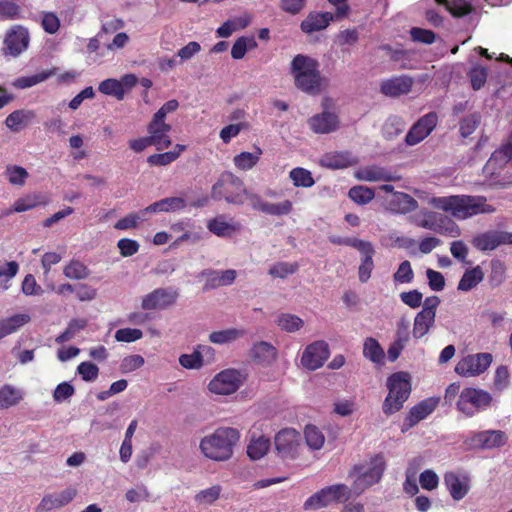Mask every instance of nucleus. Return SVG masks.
I'll use <instances>...</instances> for the list:
<instances>
[{
	"label": "nucleus",
	"instance_id": "1",
	"mask_svg": "<svg viewBox=\"0 0 512 512\" xmlns=\"http://www.w3.org/2000/svg\"><path fill=\"white\" fill-rule=\"evenodd\" d=\"M429 204L436 209L450 213L459 220L495 211L494 207L486 203V198L483 196L451 195L432 197Z\"/></svg>",
	"mask_w": 512,
	"mask_h": 512
},
{
	"label": "nucleus",
	"instance_id": "2",
	"mask_svg": "<svg viewBox=\"0 0 512 512\" xmlns=\"http://www.w3.org/2000/svg\"><path fill=\"white\" fill-rule=\"evenodd\" d=\"M239 439L240 433L237 429L220 427L201 439L200 450L205 457L211 460L226 461L232 457L234 447Z\"/></svg>",
	"mask_w": 512,
	"mask_h": 512
},
{
	"label": "nucleus",
	"instance_id": "3",
	"mask_svg": "<svg viewBox=\"0 0 512 512\" xmlns=\"http://www.w3.org/2000/svg\"><path fill=\"white\" fill-rule=\"evenodd\" d=\"M290 71L297 89L309 95H318L321 92L324 79L316 59L297 54L291 61Z\"/></svg>",
	"mask_w": 512,
	"mask_h": 512
},
{
	"label": "nucleus",
	"instance_id": "4",
	"mask_svg": "<svg viewBox=\"0 0 512 512\" xmlns=\"http://www.w3.org/2000/svg\"><path fill=\"white\" fill-rule=\"evenodd\" d=\"M247 189L242 179L232 172H223L211 187V198L232 205H242L246 201Z\"/></svg>",
	"mask_w": 512,
	"mask_h": 512
},
{
	"label": "nucleus",
	"instance_id": "5",
	"mask_svg": "<svg viewBox=\"0 0 512 512\" xmlns=\"http://www.w3.org/2000/svg\"><path fill=\"white\" fill-rule=\"evenodd\" d=\"M388 395L382 409L384 414L392 415L403 408L411 393V378L407 372L393 373L387 379Z\"/></svg>",
	"mask_w": 512,
	"mask_h": 512
},
{
	"label": "nucleus",
	"instance_id": "6",
	"mask_svg": "<svg viewBox=\"0 0 512 512\" xmlns=\"http://www.w3.org/2000/svg\"><path fill=\"white\" fill-rule=\"evenodd\" d=\"M351 495L346 484H334L317 491L304 502V509L318 510L332 504L346 502Z\"/></svg>",
	"mask_w": 512,
	"mask_h": 512
},
{
	"label": "nucleus",
	"instance_id": "7",
	"mask_svg": "<svg viewBox=\"0 0 512 512\" xmlns=\"http://www.w3.org/2000/svg\"><path fill=\"white\" fill-rule=\"evenodd\" d=\"M386 470V461L383 454H376L370 459L369 467L363 471V466L356 465L353 468V473L357 474L354 481V489L363 492L367 488L377 484L383 477Z\"/></svg>",
	"mask_w": 512,
	"mask_h": 512
},
{
	"label": "nucleus",
	"instance_id": "8",
	"mask_svg": "<svg viewBox=\"0 0 512 512\" xmlns=\"http://www.w3.org/2000/svg\"><path fill=\"white\" fill-rule=\"evenodd\" d=\"M491 402L492 396L489 392L483 389L466 387L460 392L456 406L463 414L472 417L476 412L488 408Z\"/></svg>",
	"mask_w": 512,
	"mask_h": 512
},
{
	"label": "nucleus",
	"instance_id": "9",
	"mask_svg": "<svg viewBox=\"0 0 512 512\" xmlns=\"http://www.w3.org/2000/svg\"><path fill=\"white\" fill-rule=\"evenodd\" d=\"M357 249L361 253V263L358 267V277L361 283H366L374 269L373 256L375 249L371 242L359 238H346L337 242Z\"/></svg>",
	"mask_w": 512,
	"mask_h": 512
},
{
	"label": "nucleus",
	"instance_id": "10",
	"mask_svg": "<svg viewBox=\"0 0 512 512\" xmlns=\"http://www.w3.org/2000/svg\"><path fill=\"white\" fill-rule=\"evenodd\" d=\"M508 442V436L501 430H485L472 432L464 440L469 449L488 450L503 447Z\"/></svg>",
	"mask_w": 512,
	"mask_h": 512
},
{
	"label": "nucleus",
	"instance_id": "11",
	"mask_svg": "<svg viewBox=\"0 0 512 512\" xmlns=\"http://www.w3.org/2000/svg\"><path fill=\"white\" fill-rule=\"evenodd\" d=\"M493 361L491 353L482 352L463 357L455 366V372L462 377H474L484 373Z\"/></svg>",
	"mask_w": 512,
	"mask_h": 512
},
{
	"label": "nucleus",
	"instance_id": "12",
	"mask_svg": "<svg viewBox=\"0 0 512 512\" xmlns=\"http://www.w3.org/2000/svg\"><path fill=\"white\" fill-rule=\"evenodd\" d=\"M416 225L442 235H450L452 237L460 235V228L456 223L446 216L432 211L424 212L423 218L418 220Z\"/></svg>",
	"mask_w": 512,
	"mask_h": 512
},
{
	"label": "nucleus",
	"instance_id": "13",
	"mask_svg": "<svg viewBox=\"0 0 512 512\" xmlns=\"http://www.w3.org/2000/svg\"><path fill=\"white\" fill-rule=\"evenodd\" d=\"M243 383L242 375L235 369H226L218 373L209 383V390L218 395H230Z\"/></svg>",
	"mask_w": 512,
	"mask_h": 512
},
{
	"label": "nucleus",
	"instance_id": "14",
	"mask_svg": "<svg viewBox=\"0 0 512 512\" xmlns=\"http://www.w3.org/2000/svg\"><path fill=\"white\" fill-rule=\"evenodd\" d=\"M179 293L173 288H157L142 298L141 307L144 310H165L173 306Z\"/></svg>",
	"mask_w": 512,
	"mask_h": 512
},
{
	"label": "nucleus",
	"instance_id": "15",
	"mask_svg": "<svg viewBox=\"0 0 512 512\" xmlns=\"http://www.w3.org/2000/svg\"><path fill=\"white\" fill-rule=\"evenodd\" d=\"M472 246L482 252L492 251L501 245L512 244V233L500 230H489L475 235Z\"/></svg>",
	"mask_w": 512,
	"mask_h": 512
},
{
	"label": "nucleus",
	"instance_id": "16",
	"mask_svg": "<svg viewBox=\"0 0 512 512\" xmlns=\"http://www.w3.org/2000/svg\"><path fill=\"white\" fill-rule=\"evenodd\" d=\"M137 77L134 74H125L119 80L108 78L100 82L98 90L107 96H113L118 101L124 99L125 94L129 92L136 84Z\"/></svg>",
	"mask_w": 512,
	"mask_h": 512
},
{
	"label": "nucleus",
	"instance_id": "17",
	"mask_svg": "<svg viewBox=\"0 0 512 512\" xmlns=\"http://www.w3.org/2000/svg\"><path fill=\"white\" fill-rule=\"evenodd\" d=\"M301 442V434L293 428L280 430L274 439L275 448L282 458L294 459Z\"/></svg>",
	"mask_w": 512,
	"mask_h": 512
},
{
	"label": "nucleus",
	"instance_id": "18",
	"mask_svg": "<svg viewBox=\"0 0 512 512\" xmlns=\"http://www.w3.org/2000/svg\"><path fill=\"white\" fill-rule=\"evenodd\" d=\"M437 122L438 116L436 112H429L420 117L406 134V144L409 146H414L423 141L435 129Z\"/></svg>",
	"mask_w": 512,
	"mask_h": 512
},
{
	"label": "nucleus",
	"instance_id": "19",
	"mask_svg": "<svg viewBox=\"0 0 512 512\" xmlns=\"http://www.w3.org/2000/svg\"><path fill=\"white\" fill-rule=\"evenodd\" d=\"M28 45V30L23 26L16 25L6 33L3 52L5 55L17 57L28 48Z\"/></svg>",
	"mask_w": 512,
	"mask_h": 512
},
{
	"label": "nucleus",
	"instance_id": "20",
	"mask_svg": "<svg viewBox=\"0 0 512 512\" xmlns=\"http://www.w3.org/2000/svg\"><path fill=\"white\" fill-rule=\"evenodd\" d=\"M329 355L328 344L325 341H316L305 348L301 357V363L309 370H316L323 366Z\"/></svg>",
	"mask_w": 512,
	"mask_h": 512
},
{
	"label": "nucleus",
	"instance_id": "21",
	"mask_svg": "<svg viewBox=\"0 0 512 512\" xmlns=\"http://www.w3.org/2000/svg\"><path fill=\"white\" fill-rule=\"evenodd\" d=\"M76 495L77 490L73 487H68L60 492L45 494L35 508V512H50L60 509L71 503Z\"/></svg>",
	"mask_w": 512,
	"mask_h": 512
},
{
	"label": "nucleus",
	"instance_id": "22",
	"mask_svg": "<svg viewBox=\"0 0 512 512\" xmlns=\"http://www.w3.org/2000/svg\"><path fill=\"white\" fill-rule=\"evenodd\" d=\"M171 129V125L166 123L164 119H159L153 115L151 121L147 125V132L153 146H155L158 151L171 146L172 141L168 135Z\"/></svg>",
	"mask_w": 512,
	"mask_h": 512
},
{
	"label": "nucleus",
	"instance_id": "23",
	"mask_svg": "<svg viewBox=\"0 0 512 512\" xmlns=\"http://www.w3.org/2000/svg\"><path fill=\"white\" fill-rule=\"evenodd\" d=\"M439 399L427 398L414 405L405 417L404 425L406 428H411L421 420L430 415L437 407Z\"/></svg>",
	"mask_w": 512,
	"mask_h": 512
},
{
	"label": "nucleus",
	"instance_id": "24",
	"mask_svg": "<svg viewBox=\"0 0 512 512\" xmlns=\"http://www.w3.org/2000/svg\"><path fill=\"white\" fill-rule=\"evenodd\" d=\"M413 86V79L410 76H396L384 80L380 85V91L389 97H398L408 94Z\"/></svg>",
	"mask_w": 512,
	"mask_h": 512
},
{
	"label": "nucleus",
	"instance_id": "25",
	"mask_svg": "<svg viewBox=\"0 0 512 512\" xmlns=\"http://www.w3.org/2000/svg\"><path fill=\"white\" fill-rule=\"evenodd\" d=\"M309 127L317 134H328L339 127V118L335 113L322 112L309 118Z\"/></svg>",
	"mask_w": 512,
	"mask_h": 512
},
{
	"label": "nucleus",
	"instance_id": "26",
	"mask_svg": "<svg viewBox=\"0 0 512 512\" xmlns=\"http://www.w3.org/2000/svg\"><path fill=\"white\" fill-rule=\"evenodd\" d=\"M508 162H512V132L509 134L505 143L492 153L485 165V169L494 174L495 169L502 168Z\"/></svg>",
	"mask_w": 512,
	"mask_h": 512
},
{
	"label": "nucleus",
	"instance_id": "27",
	"mask_svg": "<svg viewBox=\"0 0 512 512\" xmlns=\"http://www.w3.org/2000/svg\"><path fill=\"white\" fill-rule=\"evenodd\" d=\"M333 20L334 15L330 12H310L301 22L300 27L303 32L311 34L325 29Z\"/></svg>",
	"mask_w": 512,
	"mask_h": 512
},
{
	"label": "nucleus",
	"instance_id": "28",
	"mask_svg": "<svg viewBox=\"0 0 512 512\" xmlns=\"http://www.w3.org/2000/svg\"><path fill=\"white\" fill-rule=\"evenodd\" d=\"M356 178L367 182H391L398 180V177L394 176L391 172L376 165L366 166L359 169L356 173Z\"/></svg>",
	"mask_w": 512,
	"mask_h": 512
},
{
	"label": "nucleus",
	"instance_id": "29",
	"mask_svg": "<svg viewBox=\"0 0 512 512\" xmlns=\"http://www.w3.org/2000/svg\"><path fill=\"white\" fill-rule=\"evenodd\" d=\"M444 484L446 485L452 499L455 501L463 499L469 491L467 479H461L454 472H448L444 475Z\"/></svg>",
	"mask_w": 512,
	"mask_h": 512
},
{
	"label": "nucleus",
	"instance_id": "30",
	"mask_svg": "<svg viewBox=\"0 0 512 512\" xmlns=\"http://www.w3.org/2000/svg\"><path fill=\"white\" fill-rule=\"evenodd\" d=\"M250 354L259 364L269 365L276 360L277 349L269 342L260 341L252 346Z\"/></svg>",
	"mask_w": 512,
	"mask_h": 512
},
{
	"label": "nucleus",
	"instance_id": "31",
	"mask_svg": "<svg viewBox=\"0 0 512 512\" xmlns=\"http://www.w3.org/2000/svg\"><path fill=\"white\" fill-rule=\"evenodd\" d=\"M23 398L24 393L21 389L4 384L0 387V410L18 405Z\"/></svg>",
	"mask_w": 512,
	"mask_h": 512
},
{
	"label": "nucleus",
	"instance_id": "32",
	"mask_svg": "<svg viewBox=\"0 0 512 512\" xmlns=\"http://www.w3.org/2000/svg\"><path fill=\"white\" fill-rule=\"evenodd\" d=\"M484 279L482 268L477 265L471 269H467L460 279L457 289L459 291H470L475 288Z\"/></svg>",
	"mask_w": 512,
	"mask_h": 512
},
{
	"label": "nucleus",
	"instance_id": "33",
	"mask_svg": "<svg viewBox=\"0 0 512 512\" xmlns=\"http://www.w3.org/2000/svg\"><path fill=\"white\" fill-rule=\"evenodd\" d=\"M35 114L29 110H16L10 113L5 120L6 126L13 132H19L24 128L33 118Z\"/></svg>",
	"mask_w": 512,
	"mask_h": 512
},
{
	"label": "nucleus",
	"instance_id": "34",
	"mask_svg": "<svg viewBox=\"0 0 512 512\" xmlns=\"http://www.w3.org/2000/svg\"><path fill=\"white\" fill-rule=\"evenodd\" d=\"M186 150V146L182 144H176L172 151L164 153H155L147 158V163L150 166H166L174 162L180 154Z\"/></svg>",
	"mask_w": 512,
	"mask_h": 512
},
{
	"label": "nucleus",
	"instance_id": "35",
	"mask_svg": "<svg viewBox=\"0 0 512 512\" xmlns=\"http://www.w3.org/2000/svg\"><path fill=\"white\" fill-rule=\"evenodd\" d=\"M207 228L211 233L219 237L231 236L238 230L235 224L227 222L223 216H217L209 220Z\"/></svg>",
	"mask_w": 512,
	"mask_h": 512
},
{
	"label": "nucleus",
	"instance_id": "36",
	"mask_svg": "<svg viewBox=\"0 0 512 512\" xmlns=\"http://www.w3.org/2000/svg\"><path fill=\"white\" fill-rule=\"evenodd\" d=\"M271 446L270 439L265 436L252 438L247 446V455L252 460L261 459L267 454Z\"/></svg>",
	"mask_w": 512,
	"mask_h": 512
},
{
	"label": "nucleus",
	"instance_id": "37",
	"mask_svg": "<svg viewBox=\"0 0 512 512\" xmlns=\"http://www.w3.org/2000/svg\"><path fill=\"white\" fill-rule=\"evenodd\" d=\"M261 155V148L255 147V151L253 153L241 152L235 155L233 158V163L239 170L247 171L252 169L258 163Z\"/></svg>",
	"mask_w": 512,
	"mask_h": 512
},
{
	"label": "nucleus",
	"instance_id": "38",
	"mask_svg": "<svg viewBox=\"0 0 512 512\" xmlns=\"http://www.w3.org/2000/svg\"><path fill=\"white\" fill-rule=\"evenodd\" d=\"M56 70H57L56 68H53L51 70L42 71L35 75L18 77L13 81L12 84L14 87H16L18 89L30 88L34 85H37V84L47 80L51 76L55 75Z\"/></svg>",
	"mask_w": 512,
	"mask_h": 512
},
{
	"label": "nucleus",
	"instance_id": "39",
	"mask_svg": "<svg viewBox=\"0 0 512 512\" xmlns=\"http://www.w3.org/2000/svg\"><path fill=\"white\" fill-rule=\"evenodd\" d=\"M435 318L431 315L418 312L414 318L413 336L416 339L424 337L435 324Z\"/></svg>",
	"mask_w": 512,
	"mask_h": 512
},
{
	"label": "nucleus",
	"instance_id": "40",
	"mask_svg": "<svg viewBox=\"0 0 512 512\" xmlns=\"http://www.w3.org/2000/svg\"><path fill=\"white\" fill-rule=\"evenodd\" d=\"M289 178L295 187L310 188L315 184L312 173L302 167L293 168L289 172Z\"/></svg>",
	"mask_w": 512,
	"mask_h": 512
},
{
	"label": "nucleus",
	"instance_id": "41",
	"mask_svg": "<svg viewBox=\"0 0 512 512\" xmlns=\"http://www.w3.org/2000/svg\"><path fill=\"white\" fill-rule=\"evenodd\" d=\"M88 267L81 261L73 259L63 269V274L72 280H83L89 276Z\"/></svg>",
	"mask_w": 512,
	"mask_h": 512
},
{
	"label": "nucleus",
	"instance_id": "42",
	"mask_svg": "<svg viewBox=\"0 0 512 512\" xmlns=\"http://www.w3.org/2000/svg\"><path fill=\"white\" fill-rule=\"evenodd\" d=\"M506 279V266L498 259L491 261V271L488 275V284L491 288L499 287Z\"/></svg>",
	"mask_w": 512,
	"mask_h": 512
},
{
	"label": "nucleus",
	"instance_id": "43",
	"mask_svg": "<svg viewBox=\"0 0 512 512\" xmlns=\"http://www.w3.org/2000/svg\"><path fill=\"white\" fill-rule=\"evenodd\" d=\"M148 218L144 216L142 210L132 212L120 218L115 224L114 228L117 230H129L139 227L141 222L147 221Z\"/></svg>",
	"mask_w": 512,
	"mask_h": 512
},
{
	"label": "nucleus",
	"instance_id": "44",
	"mask_svg": "<svg viewBox=\"0 0 512 512\" xmlns=\"http://www.w3.org/2000/svg\"><path fill=\"white\" fill-rule=\"evenodd\" d=\"M249 24L248 18L239 17L234 20L225 21L216 30L217 36L221 38H228L232 33L239 29H244Z\"/></svg>",
	"mask_w": 512,
	"mask_h": 512
},
{
	"label": "nucleus",
	"instance_id": "45",
	"mask_svg": "<svg viewBox=\"0 0 512 512\" xmlns=\"http://www.w3.org/2000/svg\"><path fill=\"white\" fill-rule=\"evenodd\" d=\"M348 196L355 203L365 205L373 200L375 193L372 188L357 185L350 188Z\"/></svg>",
	"mask_w": 512,
	"mask_h": 512
},
{
	"label": "nucleus",
	"instance_id": "46",
	"mask_svg": "<svg viewBox=\"0 0 512 512\" xmlns=\"http://www.w3.org/2000/svg\"><path fill=\"white\" fill-rule=\"evenodd\" d=\"M363 354L366 358L370 359L374 363H380L384 358V351L381 348L379 342L368 337L364 342Z\"/></svg>",
	"mask_w": 512,
	"mask_h": 512
},
{
	"label": "nucleus",
	"instance_id": "47",
	"mask_svg": "<svg viewBox=\"0 0 512 512\" xmlns=\"http://www.w3.org/2000/svg\"><path fill=\"white\" fill-rule=\"evenodd\" d=\"M243 335H244L243 330H238L236 328H230V329L212 332L209 335V340L215 344H224V343L232 342Z\"/></svg>",
	"mask_w": 512,
	"mask_h": 512
},
{
	"label": "nucleus",
	"instance_id": "48",
	"mask_svg": "<svg viewBox=\"0 0 512 512\" xmlns=\"http://www.w3.org/2000/svg\"><path fill=\"white\" fill-rule=\"evenodd\" d=\"M88 324L86 319H72L67 328L56 337V342L61 344L71 340L77 332L84 329Z\"/></svg>",
	"mask_w": 512,
	"mask_h": 512
},
{
	"label": "nucleus",
	"instance_id": "49",
	"mask_svg": "<svg viewBox=\"0 0 512 512\" xmlns=\"http://www.w3.org/2000/svg\"><path fill=\"white\" fill-rule=\"evenodd\" d=\"M21 7L13 0H0V18L14 20L22 18Z\"/></svg>",
	"mask_w": 512,
	"mask_h": 512
},
{
	"label": "nucleus",
	"instance_id": "50",
	"mask_svg": "<svg viewBox=\"0 0 512 512\" xmlns=\"http://www.w3.org/2000/svg\"><path fill=\"white\" fill-rule=\"evenodd\" d=\"M304 434L306 443L311 449L318 450L322 448L325 438L322 432L316 426L307 425Z\"/></svg>",
	"mask_w": 512,
	"mask_h": 512
},
{
	"label": "nucleus",
	"instance_id": "51",
	"mask_svg": "<svg viewBox=\"0 0 512 512\" xmlns=\"http://www.w3.org/2000/svg\"><path fill=\"white\" fill-rule=\"evenodd\" d=\"M446 9L453 17L461 18L472 13L473 6L467 0H449Z\"/></svg>",
	"mask_w": 512,
	"mask_h": 512
},
{
	"label": "nucleus",
	"instance_id": "52",
	"mask_svg": "<svg viewBox=\"0 0 512 512\" xmlns=\"http://www.w3.org/2000/svg\"><path fill=\"white\" fill-rule=\"evenodd\" d=\"M413 279L414 272L411 263L408 260L401 262L393 275L394 282L399 284H408L411 283Z\"/></svg>",
	"mask_w": 512,
	"mask_h": 512
},
{
	"label": "nucleus",
	"instance_id": "53",
	"mask_svg": "<svg viewBox=\"0 0 512 512\" xmlns=\"http://www.w3.org/2000/svg\"><path fill=\"white\" fill-rule=\"evenodd\" d=\"M299 268L297 263L277 262L269 269V274L274 278H285L294 274Z\"/></svg>",
	"mask_w": 512,
	"mask_h": 512
},
{
	"label": "nucleus",
	"instance_id": "54",
	"mask_svg": "<svg viewBox=\"0 0 512 512\" xmlns=\"http://www.w3.org/2000/svg\"><path fill=\"white\" fill-rule=\"evenodd\" d=\"M19 265L16 261H9L0 267V290L9 288L8 282L18 273Z\"/></svg>",
	"mask_w": 512,
	"mask_h": 512
},
{
	"label": "nucleus",
	"instance_id": "55",
	"mask_svg": "<svg viewBox=\"0 0 512 512\" xmlns=\"http://www.w3.org/2000/svg\"><path fill=\"white\" fill-rule=\"evenodd\" d=\"M277 323L282 330L287 332H295L303 326V320L292 314H282Z\"/></svg>",
	"mask_w": 512,
	"mask_h": 512
},
{
	"label": "nucleus",
	"instance_id": "56",
	"mask_svg": "<svg viewBox=\"0 0 512 512\" xmlns=\"http://www.w3.org/2000/svg\"><path fill=\"white\" fill-rule=\"evenodd\" d=\"M6 175L9 183L17 186H23L29 176L25 168L17 165L8 166L6 168Z\"/></svg>",
	"mask_w": 512,
	"mask_h": 512
},
{
	"label": "nucleus",
	"instance_id": "57",
	"mask_svg": "<svg viewBox=\"0 0 512 512\" xmlns=\"http://www.w3.org/2000/svg\"><path fill=\"white\" fill-rule=\"evenodd\" d=\"M323 161L327 167L333 169H342L351 165L349 155L346 153L327 154Z\"/></svg>",
	"mask_w": 512,
	"mask_h": 512
},
{
	"label": "nucleus",
	"instance_id": "58",
	"mask_svg": "<svg viewBox=\"0 0 512 512\" xmlns=\"http://www.w3.org/2000/svg\"><path fill=\"white\" fill-rule=\"evenodd\" d=\"M293 210V203L290 200H284L280 203H269L264 207V213L272 216L288 215Z\"/></svg>",
	"mask_w": 512,
	"mask_h": 512
},
{
	"label": "nucleus",
	"instance_id": "59",
	"mask_svg": "<svg viewBox=\"0 0 512 512\" xmlns=\"http://www.w3.org/2000/svg\"><path fill=\"white\" fill-rule=\"evenodd\" d=\"M145 363L143 356L139 354H132L123 358L120 364V370L122 373H131L141 368Z\"/></svg>",
	"mask_w": 512,
	"mask_h": 512
},
{
	"label": "nucleus",
	"instance_id": "60",
	"mask_svg": "<svg viewBox=\"0 0 512 512\" xmlns=\"http://www.w3.org/2000/svg\"><path fill=\"white\" fill-rule=\"evenodd\" d=\"M77 372L86 382L95 381L99 375V368L90 361L81 362L77 367Z\"/></svg>",
	"mask_w": 512,
	"mask_h": 512
},
{
	"label": "nucleus",
	"instance_id": "61",
	"mask_svg": "<svg viewBox=\"0 0 512 512\" xmlns=\"http://www.w3.org/2000/svg\"><path fill=\"white\" fill-rule=\"evenodd\" d=\"M410 36L412 41L427 45L434 43L436 40V34L432 30L419 27L411 28Z\"/></svg>",
	"mask_w": 512,
	"mask_h": 512
},
{
	"label": "nucleus",
	"instance_id": "62",
	"mask_svg": "<svg viewBox=\"0 0 512 512\" xmlns=\"http://www.w3.org/2000/svg\"><path fill=\"white\" fill-rule=\"evenodd\" d=\"M487 75V69L484 67L472 68L468 73L472 88L476 91L481 89L486 83Z\"/></svg>",
	"mask_w": 512,
	"mask_h": 512
},
{
	"label": "nucleus",
	"instance_id": "63",
	"mask_svg": "<svg viewBox=\"0 0 512 512\" xmlns=\"http://www.w3.org/2000/svg\"><path fill=\"white\" fill-rule=\"evenodd\" d=\"M143 333L140 329L137 328H122L118 329L115 333V339L118 342H127L131 343L141 339Z\"/></svg>",
	"mask_w": 512,
	"mask_h": 512
},
{
	"label": "nucleus",
	"instance_id": "64",
	"mask_svg": "<svg viewBox=\"0 0 512 512\" xmlns=\"http://www.w3.org/2000/svg\"><path fill=\"white\" fill-rule=\"evenodd\" d=\"M117 247L121 256L130 257L139 251L140 245L136 240L122 238L118 241Z\"/></svg>",
	"mask_w": 512,
	"mask_h": 512
}]
</instances>
